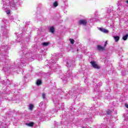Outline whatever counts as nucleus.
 <instances>
[{
	"label": "nucleus",
	"mask_w": 128,
	"mask_h": 128,
	"mask_svg": "<svg viewBox=\"0 0 128 128\" xmlns=\"http://www.w3.org/2000/svg\"><path fill=\"white\" fill-rule=\"evenodd\" d=\"M2 98L0 97V104L2 100ZM10 122L8 120V118L4 116H2L0 118V128H8V126H10Z\"/></svg>",
	"instance_id": "7ed1b4c3"
},
{
	"label": "nucleus",
	"mask_w": 128,
	"mask_h": 128,
	"mask_svg": "<svg viewBox=\"0 0 128 128\" xmlns=\"http://www.w3.org/2000/svg\"><path fill=\"white\" fill-rule=\"evenodd\" d=\"M10 48V46H8L6 44H2L0 48V58L1 60H4V58H5V60L2 62L3 70L5 74H10V72H12L17 73L18 70H20V68L26 66L28 64V62L29 60V62H32L36 58L34 56H32V54L28 52V50L26 48H24L22 50V57L20 59H17L14 62V64L12 65V66L10 67V60L8 58V50Z\"/></svg>",
	"instance_id": "f257e3e1"
},
{
	"label": "nucleus",
	"mask_w": 128,
	"mask_h": 128,
	"mask_svg": "<svg viewBox=\"0 0 128 128\" xmlns=\"http://www.w3.org/2000/svg\"><path fill=\"white\" fill-rule=\"evenodd\" d=\"M32 108H34V104H30L29 105V110H32Z\"/></svg>",
	"instance_id": "cd10ccee"
},
{
	"label": "nucleus",
	"mask_w": 128,
	"mask_h": 128,
	"mask_svg": "<svg viewBox=\"0 0 128 128\" xmlns=\"http://www.w3.org/2000/svg\"><path fill=\"white\" fill-rule=\"evenodd\" d=\"M49 30L50 32L54 34V26L50 27L49 28Z\"/></svg>",
	"instance_id": "f3484780"
},
{
	"label": "nucleus",
	"mask_w": 128,
	"mask_h": 128,
	"mask_svg": "<svg viewBox=\"0 0 128 128\" xmlns=\"http://www.w3.org/2000/svg\"><path fill=\"white\" fill-rule=\"evenodd\" d=\"M65 98H66V97H65Z\"/></svg>",
	"instance_id": "603ef678"
},
{
	"label": "nucleus",
	"mask_w": 128,
	"mask_h": 128,
	"mask_svg": "<svg viewBox=\"0 0 128 128\" xmlns=\"http://www.w3.org/2000/svg\"><path fill=\"white\" fill-rule=\"evenodd\" d=\"M125 106L126 108H128V104H125Z\"/></svg>",
	"instance_id": "a19ab883"
},
{
	"label": "nucleus",
	"mask_w": 128,
	"mask_h": 128,
	"mask_svg": "<svg viewBox=\"0 0 128 128\" xmlns=\"http://www.w3.org/2000/svg\"><path fill=\"white\" fill-rule=\"evenodd\" d=\"M22 44H23L22 46H24V44H26V46H28V42H24V43L22 42Z\"/></svg>",
	"instance_id": "58836bf2"
},
{
	"label": "nucleus",
	"mask_w": 128,
	"mask_h": 128,
	"mask_svg": "<svg viewBox=\"0 0 128 128\" xmlns=\"http://www.w3.org/2000/svg\"><path fill=\"white\" fill-rule=\"evenodd\" d=\"M116 52L118 54L120 58H124V55H122V48H119L118 50H117Z\"/></svg>",
	"instance_id": "9b49d317"
},
{
	"label": "nucleus",
	"mask_w": 128,
	"mask_h": 128,
	"mask_svg": "<svg viewBox=\"0 0 128 128\" xmlns=\"http://www.w3.org/2000/svg\"><path fill=\"white\" fill-rule=\"evenodd\" d=\"M108 64H110V62H108V60H106L105 61H104V64H108Z\"/></svg>",
	"instance_id": "4c0bfd02"
},
{
	"label": "nucleus",
	"mask_w": 128,
	"mask_h": 128,
	"mask_svg": "<svg viewBox=\"0 0 128 128\" xmlns=\"http://www.w3.org/2000/svg\"><path fill=\"white\" fill-rule=\"evenodd\" d=\"M8 82H10V80H7L6 82L5 80H3L2 84H3L4 86H5L6 84H8Z\"/></svg>",
	"instance_id": "7c9ffc66"
},
{
	"label": "nucleus",
	"mask_w": 128,
	"mask_h": 128,
	"mask_svg": "<svg viewBox=\"0 0 128 128\" xmlns=\"http://www.w3.org/2000/svg\"><path fill=\"white\" fill-rule=\"evenodd\" d=\"M58 6V2L55 1L53 2L52 4V8H56V6Z\"/></svg>",
	"instance_id": "4468645a"
},
{
	"label": "nucleus",
	"mask_w": 128,
	"mask_h": 128,
	"mask_svg": "<svg viewBox=\"0 0 128 128\" xmlns=\"http://www.w3.org/2000/svg\"><path fill=\"white\" fill-rule=\"evenodd\" d=\"M44 102H40L39 106H40V108H44Z\"/></svg>",
	"instance_id": "2f4dec72"
},
{
	"label": "nucleus",
	"mask_w": 128,
	"mask_h": 128,
	"mask_svg": "<svg viewBox=\"0 0 128 128\" xmlns=\"http://www.w3.org/2000/svg\"><path fill=\"white\" fill-rule=\"evenodd\" d=\"M80 24H82L83 26H86V24H88L87 20H81L79 21Z\"/></svg>",
	"instance_id": "f8f14e48"
},
{
	"label": "nucleus",
	"mask_w": 128,
	"mask_h": 128,
	"mask_svg": "<svg viewBox=\"0 0 128 128\" xmlns=\"http://www.w3.org/2000/svg\"><path fill=\"white\" fill-rule=\"evenodd\" d=\"M92 113H90V114H88V116L89 118H92Z\"/></svg>",
	"instance_id": "ea45409f"
},
{
	"label": "nucleus",
	"mask_w": 128,
	"mask_h": 128,
	"mask_svg": "<svg viewBox=\"0 0 128 128\" xmlns=\"http://www.w3.org/2000/svg\"><path fill=\"white\" fill-rule=\"evenodd\" d=\"M70 44H74V40L73 39L70 38Z\"/></svg>",
	"instance_id": "72a5a7b5"
},
{
	"label": "nucleus",
	"mask_w": 128,
	"mask_h": 128,
	"mask_svg": "<svg viewBox=\"0 0 128 128\" xmlns=\"http://www.w3.org/2000/svg\"><path fill=\"white\" fill-rule=\"evenodd\" d=\"M2 25L1 26L2 30H3L4 38H8V29L6 28V20L3 18L2 21Z\"/></svg>",
	"instance_id": "20e7f679"
},
{
	"label": "nucleus",
	"mask_w": 128,
	"mask_h": 128,
	"mask_svg": "<svg viewBox=\"0 0 128 128\" xmlns=\"http://www.w3.org/2000/svg\"><path fill=\"white\" fill-rule=\"evenodd\" d=\"M61 117H62V118H64V115H62V116H61Z\"/></svg>",
	"instance_id": "de8ad7c7"
},
{
	"label": "nucleus",
	"mask_w": 128,
	"mask_h": 128,
	"mask_svg": "<svg viewBox=\"0 0 128 128\" xmlns=\"http://www.w3.org/2000/svg\"><path fill=\"white\" fill-rule=\"evenodd\" d=\"M72 72L69 70L66 72L65 75L62 74L60 76V78H62L63 82H66V80H72Z\"/></svg>",
	"instance_id": "423d86ee"
},
{
	"label": "nucleus",
	"mask_w": 128,
	"mask_h": 128,
	"mask_svg": "<svg viewBox=\"0 0 128 128\" xmlns=\"http://www.w3.org/2000/svg\"><path fill=\"white\" fill-rule=\"evenodd\" d=\"M26 126H30V128H32L34 126V122L26 123Z\"/></svg>",
	"instance_id": "5701e85b"
},
{
	"label": "nucleus",
	"mask_w": 128,
	"mask_h": 128,
	"mask_svg": "<svg viewBox=\"0 0 128 128\" xmlns=\"http://www.w3.org/2000/svg\"><path fill=\"white\" fill-rule=\"evenodd\" d=\"M97 86H98V87L100 88V84H97Z\"/></svg>",
	"instance_id": "37998d69"
},
{
	"label": "nucleus",
	"mask_w": 128,
	"mask_h": 128,
	"mask_svg": "<svg viewBox=\"0 0 128 128\" xmlns=\"http://www.w3.org/2000/svg\"><path fill=\"white\" fill-rule=\"evenodd\" d=\"M124 118L126 120L124 121V122H126V125L127 126L126 127L125 126H123V128H128V117L124 116Z\"/></svg>",
	"instance_id": "dca6fc26"
},
{
	"label": "nucleus",
	"mask_w": 128,
	"mask_h": 128,
	"mask_svg": "<svg viewBox=\"0 0 128 128\" xmlns=\"http://www.w3.org/2000/svg\"><path fill=\"white\" fill-rule=\"evenodd\" d=\"M68 2H66L63 1L62 4L61 6V8L62 10H66V8H68Z\"/></svg>",
	"instance_id": "9d476101"
},
{
	"label": "nucleus",
	"mask_w": 128,
	"mask_h": 128,
	"mask_svg": "<svg viewBox=\"0 0 128 128\" xmlns=\"http://www.w3.org/2000/svg\"><path fill=\"white\" fill-rule=\"evenodd\" d=\"M114 40H115V42H118V40H120V36H114Z\"/></svg>",
	"instance_id": "b1692460"
},
{
	"label": "nucleus",
	"mask_w": 128,
	"mask_h": 128,
	"mask_svg": "<svg viewBox=\"0 0 128 128\" xmlns=\"http://www.w3.org/2000/svg\"><path fill=\"white\" fill-rule=\"evenodd\" d=\"M6 13L7 14H10V10H6Z\"/></svg>",
	"instance_id": "f704fd0d"
},
{
	"label": "nucleus",
	"mask_w": 128,
	"mask_h": 128,
	"mask_svg": "<svg viewBox=\"0 0 128 128\" xmlns=\"http://www.w3.org/2000/svg\"><path fill=\"white\" fill-rule=\"evenodd\" d=\"M42 84V82L40 80H37L36 82V86H40V84Z\"/></svg>",
	"instance_id": "412c9836"
},
{
	"label": "nucleus",
	"mask_w": 128,
	"mask_h": 128,
	"mask_svg": "<svg viewBox=\"0 0 128 128\" xmlns=\"http://www.w3.org/2000/svg\"><path fill=\"white\" fill-rule=\"evenodd\" d=\"M50 42H44L43 43H42V46H48Z\"/></svg>",
	"instance_id": "393cba45"
},
{
	"label": "nucleus",
	"mask_w": 128,
	"mask_h": 128,
	"mask_svg": "<svg viewBox=\"0 0 128 128\" xmlns=\"http://www.w3.org/2000/svg\"><path fill=\"white\" fill-rule=\"evenodd\" d=\"M76 97H77V96H76V95H75V96H74V98H76Z\"/></svg>",
	"instance_id": "a18cd8bd"
},
{
	"label": "nucleus",
	"mask_w": 128,
	"mask_h": 128,
	"mask_svg": "<svg viewBox=\"0 0 128 128\" xmlns=\"http://www.w3.org/2000/svg\"><path fill=\"white\" fill-rule=\"evenodd\" d=\"M42 98L44 100H46V94L45 93H42Z\"/></svg>",
	"instance_id": "6ab92c4d"
},
{
	"label": "nucleus",
	"mask_w": 128,
	"mask_h": 128,
	"mask_svg": "<svg viewBox=\"0 0 128 128\" xmlns=\"http://www.w3.org/2000/svg\"><path fill=\"white\" fill-rule=\"evenodd\" d=\"M96 50H99V52H100V50H104V47L100 45H98Z\"/></svg>",
	"instance_id": "ddd939ff"
},
{
	"label": "nucleus",
	"mask_w": 128,
	"mask_h": 128,
	"mask_svg": "<svg viewBox=\"0 0 128 128\" xmlns=\"http://www.w3.org/2000/svg\"><path fill=\"white\" fill-rule=\"evenodd\" d=\"M64 12H66V11Z\"/></svg>",
	"instance_id": "8fccbe9b"
},
{
	"label": "nucleus",
	"mask_w": 128,
	"mask_h": 128,
	"mask_svg": "<svg viewBox=\"0 0 128 128\" xmlns=\"http://www.w3.org/2000/svg\"><path fill=\"white\" fill-rule=\"evenodd\" d=\"M100 32H104V34H108V30L104 28H100Z\"/></svg>",
	"instance_id": "2eb2a0df"
},
{
	"label": "nucleus",
	"mask_w": 128,
	"mask_h": 128,
	"mask_svg": "<svg viewBox=\"0 0 128 128\" xmlns=\"http://www.w3.org/2000/svg\"><path fill=\"white\" fill-rule=\"evenodd\" d=\"M107 44H108V41H106V42H105L104 44V48H106V45H107Z\"/></svg>",
	"instance_id": "e433bc0d"
},
{
	"label": "nucleus",
	"mask_w": 128,
	"mask_h": 128,
	"mask_svg": "<svg viewBox=\"0 0 128 128\" xmlns=\"http://www.w3.org/2000/svg\"><path fill=\"white\" fill-rule=\"evenodd\" d=\"M126 4H128V0L126 1Z\"/></svg>",
	"instance_id": "09e8293b"
},
{
	"label": "nucleus",
	"mask_w": 128,
	"mask_h": 128,
	"mask_svg": "<svg viewBox=\"0 0 128 128\" xmlns=\"http://www.w3.org/2000/svg\"><path fill=\"white\" fill-rule=\"evenodd\" d=\"M93 20H94V22H100V20H98V18H94Z\"/></svg>",
	"instance_id": "c9c22d12"
},
{
	"label": "nucleus",
	"mask_w": 128,
	"mask_h": 128,
	"mask_svg": "<svg viewBox=\"0 0 128 128\" xmlns=\"http://www.w3.org/2000/svg\"><path fill=\"white\" fill-rule=\"evenodd\" d=\"M107 14H109V16H112V10L110 9H108L107 10Z\"/></svg>",
	"instance_id": "a878e982"
},
{
	"label": "nucleus",
	"mask_w": 128,
	"mask_h": 128,
	"mask_svg": "<svg viewBox=\"0 0 128 128\" xmlns=\"http://www.w3.org/2000/svg\"><path fill=\"white\" fill-rule=\"evenodd\" d=\"M3 94H2L0 96V97L2 98V100H4V98H5V100H6V95L8 96L10 94V90H8V89H4V92H2Z\"/></svg>",
	"instance_id": "6e6552de"
},
{
	"label": "nucleus",
	"mask_w": 128,
	"mask_h": 128,
	"mask_svg": "<svg viewBox=\"0 0 128 128\" xmlns=\"http://www.w3.org/2000/svg\"><path fill=\"white\" fill-rule=\"evenodd\" d=\"M128 34H126V35L123 36H122V40H128Z\"/></svg>",
	"instance_id": "4be33fe9"
},
{
	"label": "nucleus",
	"mask_w": 128,
	"mask_h": 128,
	"mask_svg": "<svg viewBox=\"0 0 128 128\" xmlns=\"http://www.w3.org/2000/svg\"><path fill=\"white\" fill-rule=\"evenodd\" d=\"M102 114V111H100V112L98 114Z\"/></svg>",
	"instance_id": "49530a36"
},
{
	"label": "nucleus",
	"mask_w": 128,
	"mask_h": 128,
	"mask_svg": "<svg viewBox=\"0 0 128 128\" xmlns=\"http://www.w3.org/2000/svg\"><path fill=\"white\" fill-rule=\"evenodd\" d=\"M90 64H92V68H96L97 70H98V68H100V66H98V64H96V62L94 61H92Z\"/></svg>",
	"instance_id": "1a4fd4ad"
},
{
	"label": "nucleus",
	"mask_w": 128,
	"mask_h": 128,
	"mask_svg": "<svg viewBox=\"0 0 128 128\" xmlns=\"http://www.w3.org/2000/svg\"><path fill=\"white\" fill-rule=\"evenodd\" d=\"M49 118H50V116L46 115L45 118H44V120H48Z\"/></svg>",
	"instance_id": "473e14b6"
},
{
	"label": "nucleus",
	"mask_w": 128,
	"mask_h": 128,
	"mask_svg": "<svg viewBox=\"0 0 128 128\" xmlns=\"http://www.w3.org/2000/svg\"><path fill=\"white\" fill-rule=\"evenodd\" d=\"M3 2L2 10H16L18 6L20 4V0H2Z\"/></svg>",
	"instance_id": "f03ea898"
},
{
	"label": "nucleus",
	"mask_w": 128,
	"mask_h": 128,
	"mask_svg": "<svg viewBox=\"0 0 128 128\" xmlns=\"http://www.w3.org/2000/svg\"><path fill=\"white\" fill-rule=\"evenodd\" d=\"M56 62H58V60L56 59L54 60V58L50 60L49 62L46 65V66H49L50 68L52 70H56V68L58 67V64H56Z\"/></svg>",
	"instance_id": "0eeeda50"
},
{
	"label": "nucleus",
	"mask_w": 128,
	"mask_h": 128,
	"mask_svg": "<svg viewBox=\"0 0 128 128\" xmlns=\"http://www.w3.org/2000/svg\"><path fill=\"white\" fill-rule=\"evenodd\" d=\"M70 93H68V94H67V98H68V96H70Z\"/></svg>",
	"instance_id": "c03bdc74"
},
{
	"label": "nucleus",
	"mask_w": 128,
	"mask_h": 128,
	"mask_svg": "<svg viewBox=\"0 0 128 128\" xmlns=\"http://www.w3.org/2000/svg\"><path fill=\"white\" fill-rule=\"evenodd\" d=\"M22 36V34H20V36H18L17 40H16V42H20V36Z\"/></svg>",
	"instance_id": "a211bd4d"
},
{
	"label": "nucleus",
	"mask_w": 128,
	"mask_h": 128,
	"mask_svg": "<svg viewBox=\"0 0 128 128\" xmlns=\"http://www.w3.org/2000/svg\"><path fill=\"white\" fill-rule=\"evenodd\" d=\"M122 2L120 0H118L117 3L118 6H122Z\"/></svg>",
	"instance_id": "c756f323"
},
{
	"label": "nucleus",
	"mask_w": 128,
	"mask_h": 128,
	"mask_svg": "<svg viewBox=\"0 0 128 128\" xmlns=\"http://www.w3.org/2000/svg\"><path fill=\"white\" fill-rule=\"evenodd\" d=\"M66 66H68V68H69L70 70H72V66H70V64H68V62H66Z\"/></svg>",
	"instance_id": "bb28decb"
},
{
	"label": "nucleus",
	"mask_w": 128,
	"mask_h": 128,
	"mask_svg": "<svg viewBox=\"0 0 128 128\" xmlns=\"http://www.w3.org/2000/svg\"><path fill=\"white\" fill-rule=\"evenodd\" d=\"M106 114H107L108 116H110V114H112L111 110H108L106 111Z\"/></svg>",
	"instance_id": "c85d7f7f"
},
{
	"label": "nucleus",
	"mask_w": 128,
	"mask_h": 128,
	"mask_svg": "<svg viewBox=\"0 0 128 128\" xmlns=\"http://www.w3.org/2000/svg\"><path fill=\"white\" fill-rule=\"evenodd\" d=\"M18 33H16V35H18Z\"/></svg>",
	"instance_id": "3c124183"
},
{
	"label": "nucleus",
	"mask_w": 128,
	"mask_h": 128,
	"mask_svg": "<svg viewBox=\"0 0 128 128\" xmlns=\"http://www.w3.org/2000/svg\"><path fill=\"white\" fill-rule=\"evenodd\" d=\"M54 103L56 106V109L51 110L52 114H54V112H58V110H62L64 108V104H59L60 102L58 101V99H54L53 100Z\"/></svg>",
	"instance_id": "39448f33"
},
{
	"label": "nucleus",
	"mask_w": 128,
	"mask_h": 128,
	"mask_svg": "<svg viewBox=\"0 0 128 128\" xmlns=\"http://www.w3.org/2000/svg\"><path fill=\"white\" fill-rule=\"evenodd\" d=\"M101 128H108V126H106H106H102L101 127Z\"/></svg>",
	"instance_id": "79ce46f5"
},
{
	"label": "nucleus",
	"mask_w": 128,
	"mask_h": 128,
	"mask_svg": "<svg viewBox=\"0 0 128 128\" xmlns=\"http://www.w3.org/2000/svg\"><path fill=\"white\" fill-rule=\"evenodd\" d=\"M76 92L80 94V90H78V89H77V90H74V94H72L71 96H74V94H76Z\"/></svg>",
	"instance_id": "aec40b11"
}]
</instances>
